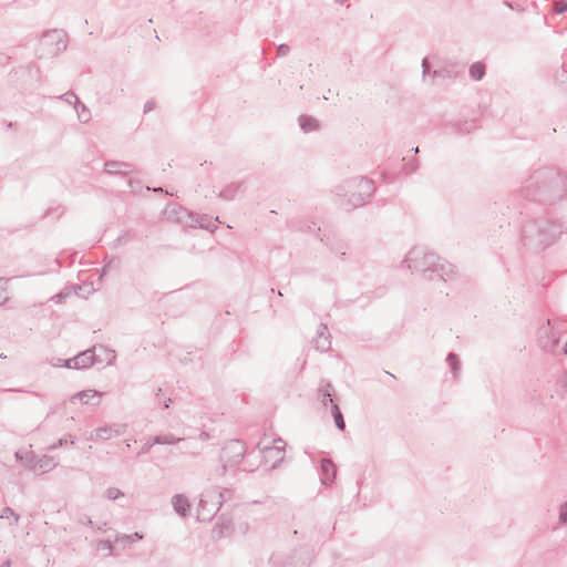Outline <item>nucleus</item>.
I'll return each mask as SVG.
<instances>
[{
    "label": "nucleus",
    "mask_w": 567,
    "mask_h": 567,
    "mask_svg": "<svg viewBox=\"0 0 567 567\" xmlns=\"http://www.w3.org/2000/svg\"><path fill=\"white\" fill-rule=\"evenodd\" d=\"M525 196L542 203H553L567 192V176L553 167L535 171L524 187Z\"/></svg>",
    "instance_id": "f257e3e1"
},
{
    "label": "nucleus",
    "mask_w": 567,
    "mask_h": 567,
    "mask_svg": "<svg viewBox=\"0 0 567 567\" xmlns=\"http://www.w3.org/2000/svg\"><path fill=\"white\" fill-rule=\"evenodd\" d=\"M404 262L408 268L415 272L429 274L426 277L431 280L439 278L447 281L456 274L455 267L447 262L441 261V258L429 251L424 247H413L406 255Z\"/></svg>",
    "instance_id": "f03ea898"
},
{
    "label": "nucleus",
    "mask_w": 567,
    "mask_h": 567,
    "mask_svg": "<svg viewBox=\"0 0 567 567\" xmlns=\"http://www.w3.org/2000/svg\"><path fill=\"white\" fill-rule=\"evenodd\" d=\"M561 233V225L555 221L533 220L524 225L523 239L525 244H535L537 247H546Z\"/></svg>",
    "instance_id": "7ed1b4c3"
},
{
    "label": "nucleus",
    "mask_w": 567,
    "mask_h": 567,
    "mask_svg": "<svg viewBox=\"0 0 567 567\" xmlns=\"http://www.w3.org/2000/svg\"><path fill=\"white\" fill-rule=\"evenodd\" d=\"M347 189L350 193V203L353 207L363 205L374 193V182L365 177H353L347 182Z\"/></svg>",
    "instance_id": "20e7f679"
},
{
    "label": "nucleus",
    "mask_w": 567,
    "mask_h": 567,
    "mask_svg": "<svg viewBox=\"0 0 567 567\" xmlns=\"http://www.w3.org/2000/svg\"><path fill=\"white\" fill-rule=\"evenodd\" d=\"M66 34L63 30H50L40 40L41 56H55L66 49Z\"/></svg>",
    "instance_id": "39448f33"
},
{
    "label": "nucleus",
    "mask_w": 567,
    "mask_h": 567,
    "mask_svg": "<svg viewBox=\"0 0 567 567\" xmlns=\"http://www.w3.org/2000/svg\"><path fill=\"white\" fill-rule=\"evenodd\" d=\"M224 494L217 489L205 492L198 503L197 518L206 522L210 520L220 509Z\"/></svg>",
    "instance_id": "423d86ee"
},
{
    "label": "nucleus",
    "mask_w": 567,
    "mask_h": 567,
    "mask_svg": "<svg viewBox=\"0 0 567 567\" xmlns=\"http://www.w3.org/2000/svg\"><path fill=\"white\" fill-rule=\"evenodd\" d=\"M561 331L558 329L556 322L550 319L546 320L537 332V341L539 347L546 352H554L560 340Z\"/></svg>",
    "instance_id": "0eeeda50"
},
{
    "label": "nucleus",
    "mask_w": 567,
    "mask_h": 567,
    "mask_svg": "<svg viewBox=\"0 0 567 567\" xmlns=\"http://www.w3.org/2000/svg\"><path fill=\"white\" fill-rule=\"evenodd\" d=\"M246 452L244 442L239 440H231L227 442L220 454V458L224 462L221 466L220 475H224L228 466H236L240 463Z\"/></svg>",
    "instance_id": "6e6552de"
},
{
    "label": "nucleus",
    "mask_w": 567,
    "mask_h": 567,
    "mask_svg": "<svg viewBox=\"0 0 567 567\" xmlns=\"http://www.w3.org/2000/svg\"><path fill=\"white\" fill-rule=\"evenodd\" d=\"M62 360H59L58 363H54L56 367H66L70 369H85L90 368L94 363V352L92 349H87L78 355L64 360L63 363H61Z\"/></svg>",
    "instance_id": "1a4fd4ad"
},
{
    "label": "nucleus",
    "mask_w": 567,
    "mask_h": 567,
    "mask_svg": "<svg viewBox=\"0 0 567 567\" xmlns=\"http://www.w3.org/2000/svg\"><path fill=\"white\" fill-rule=\"evenodd\" d=\"M126 431V425L124 424H113L97 427L95 430V440H110L115 436H120ZM93 440V436L91 437Z\"/></svg>",
    "instance_id": "9d476101"
},
{
    "label": "nucleus",
    "mask_w": 567,
    "mask_h": 567,
    "mask_svg": "<svg viewBox=\"0 0 567 567\" xmlns=\"http://www.w3.org/2000/svg\"><path fill=\"white\" fill-rule=\"evenodd\" d=\"M312 343H313V347L320 352H326L330 349L331 340H330V333H329L327 324H324V323L319 324V327L317 329V336L312 340Z\"/></svg>",
    "instance_id": "9b49d317"
},
{
    "label": "nucleus",
    "mask_w": 567,
    "mask_h": 567,
    "mask_svg": "<svg viewBox=\"0 0 567 567\" xmlns=\"http://www.w3.org/2000/svg\"><path fill=\"white\" fill-rule=\"evenodd\" d=\"M32 470H41L42 472H50L59 465V461L51 455L33 456L30 461Z\"/></svg>",
    "instance_id": "f8f14e48"
},
{
    "label": "nucleus",
    "mask_w": 567,
    "mask_h": 567,
    "mask_svg": "<svg viewBox=\"0 0 567 567\" xmlns=\"http://www.w3.org/2000/svg\"><path fill=\"white\" fill-rule=\"evenodd\" d=\"M104 171L111 175H123L126 176L135 172V167L126 162L107 161L104 164Z\"/></svg>",
    "instance_id": "ddd939ff"
},
{
    "label": "nucleus",
    "mask_w": 567,
    "mask_h": 567,
    "mask_svg": "<svg viewBox=\"0 0 567 567\" xmlns=\"http://www.w3.org/2000/svg\"><path fill=\"white\" fill-rule=\"evenodd\" d=\"M321 482L322 484H331L336 477L337 468L331 460H321Z\"/></svg>",
    "instance_id": "4468645a"
},
{
    "label": "nucleus",
    "mask_w": 567,
    "mask_h": 567,
    "mask_svg": "<svg viewBox=\"0 0 567 567\" xmlns=\"http://www.w3.org/2000/svg\"><path fill=\"white\" fill-rule=\"evenodd\" d=\"M101 396L102 393L96 390H84L72 395L70 401L72 403H75L76 400H79L83 404H89L93 399H96V402L93 403L94 405H96L99 404Z\"/></svg>",
    "instance_id": "2eb2a0df"
},
{
    "label": "nucleus",
    "mask_w": 567,
    "mask_h": 567,
    "mask_svg": "<svg viewBox=\"0 0 567 567\" xmlns=\"http://www.w3.org/2000/svg\"><path fill=\"white\" fill-rule=\"evenodd\" d=\"M172 505L176 514L182 517H187L190 504L188 498L183 494H176L172 497Z\"/></svg>",
    "instance_id": "dca6fc26"
},
{
    "label": "nucleus",
    "mask_w": 567,
    "mask_h": 567,
    "mask_svg": "<svg viewBox=\"0 0 567 567\" xmlns=\"http://www.w3.org/2000/svg\"><path fill=\"white\" fill-rule=\"evenodd\" d=\"M286 442L282 439H276L272 441V446H265L262 449L264 456L267 458L271 453H276L277 461H282L285 457Z\"/></svg>",
    "instance_id": "f3484780"
},
{
    "label": "nucleus",
    "mask_w": 567,
    "mask_h": 567,
    "mask_svg": "<svg viewBox=\"0 0 567 567\" xmlns=\"http://www.w3.org/2000/svg\"><path fill=\"white\" fill-rule=\"evenodd\" d=\"M298 121H299L300 128L305 133L317 131L320 127L318 120H316L312 116L300 115Z\"/></svg>",
    "instance_id": "a211bd4d"
},
{
    "label": "nucleus",
    "mask_w": 567,
    "mask_h": 567,
    "mask_svg": "<svg viewBox=\"0 0 567 567\" xmlns=\"http://www.w3.org/2000/svg\"><path fill=\"white\" fill-rule=\"evenodd\" d=\"M241 189V184H229L227 186H225L218 197L224 199V200H233L235 199V197L237 196V194L240 192Z\"/></svg>",
    "instance_id": "6ab92c4d"
},
{
    "label": "nucleus",
    "mask_w": 567,
    "mask_h": 567,
    "mask_svg": "<svg viewBox=\"0 0 567 567\" xmlns=\"http://www.w3.org/2000/svg\"><path fill=\"white\" fill-rule=\"evenodd\" d=\"M184 441H185V439L175 436L172 433L158 434V435L153 436V443H157V444L171 445V444H176V443L184 442Z\"/></svg>",
    "instance_id": "aec40b11"
},
{
    "label": "nucleus",
    "mask_w": 567,
    "mask_h": 567,
    "mask_svg": "<svg viewBox=\"0 0 567 567\" xmlns=\"http://www.w3.org/2000/svg\"><path fill=\"white\" fill-rule=\"evenodd\" d=\"M74 109L78 113V118L80 120V122L82 123H86L90 121L91 118V112L90 110L86 107L85 104H83L79 97H75V102H74Z\"/></svg>",
    "instance_id": "412c9836"
},
{
    "label": "nucleus",
    "mask_w": 567,
    "mask_h": 567,
    "mask_svg": "<svg viewBox=\"0 0 567 567\" xmlns=\"http://www.w3.org/2000/svg\"><path fill=\"white\" fill-rule=\"evenodd\" d=\"M447 364L453 373L454 379H457L461 372V362L454 352H450L446 358Z\"/></svg>",
    "instance_id": "4be33fe9"
},
{
    "label": "nucleus",
    "mask_w": 567,
    "mask_h": 567,
    "mask_svg": "<svg viewBox=\"0 0 567 567\" xmlns=\"http://www.w3.org/2000/svg\"><path fill=\"white\" fill-rule=\"evenodd\" d=\"M431 75H432V80L434 82L436 79H441V80L455 79L457 76V72L452 71L447 68H443L440 70H434Z\"/></svg>",
    "instance_id": "5701e85b"
},
{
    "label": "nucleus",
    "mask_w": 567,
    "mask_h": 567,
    "mask_svg": "<svg viewBox=\"0 0 567 567\" xmlns=\"http://www.w3.org/2000/svg\"><path fill=\"white\" fill-rule=\"evenodd\" d=\"M331 413H332V416H333V420H334L336 426H337L340 431H343V430L346 429V422H344V419H343L342 412H341V410L339 409V405H338V404H332V406H331Z\"/></svg>",
    "instance_id": "b1692460"
},
{
    "label": "nucleus",
    "mask_w": 567,
    "mask_h": 567,
    "mask_svg": "<svg viewBox=\"0 0 567 567\" xmlns=\"http://www.w3.org/2000/svg\"><path fill=\"white\" fill-rule=\"evenodd\" d=\"M470 75L472 79L480 81L485 75V64L482 62H476L470 66Z\"/></svg>",
    "instance_id": "393cba45"
},
{
    "label": "nucleus",
    "mask_w": 567,
    "mask_h": 567,
    "mask_svg": "<svg viewBox=\"0 0 567 567\" xmlns=\"http://www.w3.org/2000/svg\"><path fill=\"white\" fill-rule=\"evenodd\" d=\"M330 250L339 256L341 259L344 258V256L347 255V250H348V246L347 244H344L343 241H338L334 245H331L330 247Z\"/></svg>",
    "instance_id": "a878e982"
},
{
    "label": "nucleus",
    "mask_w": 567,
    "mask_h": 567,
    "mask_svg": "<svg viewBox=\"0 0 567 567\" xmlns=\"http://www.w3.org/2000/svg\"><path fill=\"white\" fill-rule=\"evenodd\" d=\"M8 300V280L0 278V306H3Z\"/></svg>",
    "instance_id": "bb28decb"
},
{
    "label": "nucleus",
    "mask_w": 567,
    "mask_h": 567,
    "mask_svg": "<svg viewBox=\"0 0 567 567\" xmlns=\"http://www.w3.org/2000/svg\"><path fill=\"white\" fill-rule=\"evenodd\" d=\"M332 391H333V388L330 382H327V381L320 382V385L318 389L319 396H324V398L332 396Z\"/></svg>",
    "instance_id": "cd10ccee"
},
{
    "label": "nucleus",
    "mask_w": 567,
    "mask_h": 567,
    "mask_svg": "<svg viewBox=\"0 0 567 567\" xmlns=\"http://www.w3.org/2000/svg\"><path fill=\"white\" fill-rule=\"evenodd\" d=\"M68 443L71 444V445H73L75 443V440H74L73 435L69 434V435H66L64 437L59 439V441L56 443H54V444L49 446V450L53 451V450L58 449L59 446H63V445H65Z\"/></svg>",
    "instance_id": "c85d7f7f"
},
{
    "label": "nucleus",
    "mask_w": 567,
    "mask_h": 567,
    "mask_svg": "<svg viewBox=\"0 0 567 567\" xmlns=\"http://www.w3.org/2000/svg\"><path fill=\"white\" fill-rule=\"evenodd\" d=\"M104 496L110 499V501H115L122 496H124L123 492H121L118 488L116 487H109L105 493H104Z\"/></svg>",
    "instance_id": "c756f323"
},
{
    "label": "nucleus",
    "mask_w": 567,
    "mask_h": 567,
    "mask_svg": "<svg viewBox=\"0 0 567 567\" xmlns=\"http://www.w3.org/2000/svg\"><path fill=\"white\" fill-rule=\"evenodd\" d=\"M200 228L214 231L216 229V226L212 223V220L207 216H202L197 220Z\"/></svg>",
    "instance_id": "7c9ffc66"
},
{
    "label": "nucleus",
    "mask_w": 567,
    "mask_h": 567,
    "mask_svg": "<svg viewBox=\"0 0 567 567\" xmlns=\"http://www.w3.org/2000/svg\"><path fill=\"white\" fill-rule=\"evenodd\" d=\"M14 518V523L17 524L19 522V515L14 513V511L10 507L3 508L2 513L0 514V518Z\"/></svg>",
    "instance_id": "2f4dec72"
},
{
    "label": "nucleus",
    "mask_w": 567,
    "mask_h": 567,
    "mask_svg": "<svg viewBox=\"0 0 567 567\" xmlns=\"http://www.w3.org/2000/svg\"><path fill=\"white\" fill-rule=\"evenodd\" d=\"M554 11L557 14L564 13L567 11V0H559L554 2Z\"/></svg>",
    "instance_id": "473e14b6"
},
{
    "label": "nucleus",
    "mask_w": 567,
    "mask_h": 567,
    "mask_svg": "<svg viewBox=\"0 0 567 567\" xmlns=\"http://www.w3.org/2000/svg\"><path fill=\"white\" fill-rule=\"evenodd\" d=\"M475 128L474 122H465L464 124H458L456 126L457 132L461 133H471Z\"/></svg>",
    "instance_id": "72a5a7b5"
},
{
    "label": "nucleus",
    "mask_w": 567,
    "mask_h": 567,
    "mask_svg": "<svg viewBox=\"0 0 567 567\" xmlns=\"http://www.w3.org/2000/svg\"><path fill=\"white\" fill-rule=\"evenodd\" d=\"M417 168H419L417 159H412L404 164V171L406 174H411V173L415 172Z\"/></svg>",
    "instance_id": "f704fd0d"
},
{
    "label": "nucleus",
    "mask_w": 567,
    "mask_h": 567,
    "mask_svg": "<svg viewBox=\"0 0 567 567\" xmlns=\"http://www.w3.org/2000/svg\"><path fill=\"white\" fill-rule=\"evenodd\" d=\"M556 80L560 83H565L567 81V64H564L561 70L557 72Z\"/></svg>",
    "instance_id": "c9c22d12"
},
{
    "label": "nucleus",
    "mask_w": 567,
    "mask_h": 567,
    "mask_svg": "<svg viewBox=\"0 0 567 567\" xmlns=\"http://www.w3.org/2000/svg\"><path fill=\"white\" fill-rule=\"evenodd\" d=\"M75 97L78 96L72 91H69L59 96L60 100L66 102L68 104H72V100L75 101Z\"/></svg>",
    "instance_id": "e433bc0d"
},
{
    "label": "nucleus",
    "mask_w": 567,
    "mask_h": 567,
    "mask_svg": "<svg viewBox=\"0 0 567 567\" xmlns=\"http://www.w3.org/2000/svg\"><path fill=\"white\" fill-rule=\"evenodd\" d=\"M290 52V48L288 44H280L277 49V55L280 58L287 56Z\"/></svg>",
    "instance_id": "4c0bfd02"
},
{
    "label": "nucleus",
    "mask_w": 567,
    "mask_h": 567,
    "mask_svg": "<svg viewBox=\"0 0 567 567\" xmlns=\"http://www.w3.org/2000/svg\"><path fill=\"white\" fill-rule=\"evenodd\" d=\"M155 444H156V443H153V437H152V439H150V440H147V441L143 444V446H142V449H141V452H140V453H141V454H146V453H148V452L151 451V449H152Z\"/></svg>",
    "instance_id": "58836bf2"
},
{
    "label": "nucleus",
    "mask_w": 567,
    "mask_h": 567,
    "mask_svg": "<svg viewBox=\"0 0 567 567\" xmlns=\"http://www.w3.org/2000/svg\"><path fill=\"white\" fill-rule=\"evenodd\" d=\"M559 520L564 524L567 523V502L560 506Z\"/></svg>",
    "instance_id": "ea45409f"
},
{
    "label": "nucleus",
    "mask_w": 567,
    "mask_h": 567,
    "mask_svg": "<svg viewBox=\"0 0 567 567\" xmlns=\"http://www.w3.org/2000/svg\"><path fill=\"white\" fill-rule=\"evenodd\" d=\"M132 239V235L128 231L123 233L118 238L116 239V243L118 245L126 244Z\"/></svg>",
    "instance_id": "a19ab883"
},
{
    "label": "nucleus",
    "mask_w": 567,
    "mask_h": 567,
    "mask_svg": "<svg viewBox=\"0 0 567 567\" xmlns=\"http://www.w3.org/2000/svg\"><path fill=\"white\" fill-rule=\"evenodd\" d=\"M429 69H430L429 60H427V58H424L422 60V76H423V80H425L426 75L429 74Z\"/></svg>",
    "instance_id": "79ce46f5"
},
{
    "label": "nucleus",
    "mask_w": 567,
    "mask_h": 567,
    "mask_svg": "<svg viewBox=\"0 0 567 567\" xmlns=\"http://www.w3.org/2000/svg\"><path fill=\"white\" fill-rule=\"evenodd\" d=\"M128 186L131 187L133 193H137L142 188L140 182L133 179H128Z\"/></svg>",
    "instance_id": "37998d69"
},
{
    "label": "nucleus",
    "mask_w": 567,
    "mask_h": 567,
    "mask_svg": "<svg viewBox=\"0 0 567 567\" xmlns=\"http://www.w3.org/2000/svg\"><path fill=\"white\" fill-rule=\"evenodd\" d=\"M156 104L153 100L147 101L144 104V113H148L155 109Z\"/></svg>",
    "instance_id": "c03bdc74"
},
{
    "label": "nucleus",
    "mask_w": 567,
    "mask_h": 567,
    "mask_svg": "<svg viewBox=\"0 0 567 567\" xmlns=\"http://www.w3.org/2000/svg\"><path fill=\"white\" fill-rule=\"evenodd\" d=\"M184 453H189L192 456H197L200 453V449L187 446Z\"/></svg>",
    "instance_id": "a18cd8bd"
},
{
    "label": "nucleus",
    "mask_w": 567,
    "mask_h": 567,
    "mask_svg": "<svg viewBox=\"0 0 567 567\" xmlns=\"http://www.w3.org/2000/svg\"><path fill=\"white\" fill-rule=\"evenodd\" d=\"M79 523L83 524V525H87V526H91L92 525V520L89 516L86 515H82L80 518H79Z\"/></svg>",
    "instance_id": "49530a36"
},
{
    "label": "nucleus",
    "mask_w": 567,
    "mask_h": 567,
    "mask_svg": "<svg viewBox=\"0 0 567 567\" xmlns=\"http://www.w3.org/2000/svg\"><path fill=\"white\" fill-rule=\"evenodd\" d=\"M320 400H321V403L327 406L328 404H334L333 403V400H332V396H320Z\"/></svg>",
    "instance_id": "de8ad7c7"
},
{
    "label": "nucleus",
    "mask_w": 567,
    "mask_h": 567,
    "mask_svg": "<svg viewBox=\"0 0 567 567\" xmlns=\"http://www.w3.org/2000/svg\"><path fill=\"white\" fill-rule=\"evenodd\" d=\"M198 437L200 441H207L209 439V434L203 431Z\"/></svg>",
    "instance_id": "09e8293b"
},
{
    "label": "nucleus",
    "mask_w": 567,
    "mask_h": 567,
    "mask_svg": "<svg viewBox=\"0 0 567 567\" xmlns=\"http://www.w3.org/2000/svg\"><path fill=\"white\" fill-rule=\"evenodd\" d=\"M133 537L136 538V539H142L143 535L136 532V533L133 534ZM126 538H132V536H126Z\"/></svg>",
    "instance_id": "8fccbe9b"
},
{
    "label": "nucleus",
    "mask_w": 567,
    "mask_h": 567,
    "mask_svg": "<svg viewBox=\"0 0 567 567\" xmlns=\"http://www.w3.org/2000/svg\"><path fill=\"white\" fill-rule=\"evenodd\" d=\"M270 457H274V458H275V462H274V465H272V467H275V465L279 462V461H277V455H276V453H271V454H270L266 460H268V458H270Z\"/></svg>",
    "instance_id": "3c124183"
},
{
    "label": "nucleus",
    "mask_w": 567,
    "mask_h": 567,
    "mask_svg": "<svg viewBox=\"0 0 567 567\" xmlns=\"http://www.w3.org/2000/svg\"><path fill=\"white\" fill-rule=\"evenodd\" d=\"M169 402H171V399H168V400L165 402L164 406H165L166 409H167V408H169Z\"/></svg>",
    "instance_id": "603ef678"
},
{
    "label": "nucleus",
    "mask_w": 567,
    "mask_h": 567,
    "mask_svg": "<svg viewBox=\"0 0 567 567\" xmlns=\"http://www.w3.org/2000/svg\"><path fill=\"white\" fill-rule=\"evenodd\" d=\"M338 3H344L347 0H334Z\"/></svg>",
    "instance_id": "864d4df0"
},
{
    "label": "nucleus",
    "mask_w": 567,
    "mask_h": 567,
    "mask_svg": "<svg viewBox=\"0 0 567 567\" xmlns=\"http://www.w3.org/2000/svg\"><path fill=\"white\" fill-rule=\"evenodd\" d=\"M564 353L567 354V341H566V344H565V348H564Z\"/></svg>",
    "instance_id": "5fc2aeb1"
},
{
    "label": "nucleus",
    "mask_w": 567,
    "mask_h": 567,
    "mask_svg": "<svg viewBox=\"0 0 567 567\" xmlns=\"http://www.w3.org/2000/svg\"><path fill=\"white\" fill-rule=\"evenodd\" d=\"M155 192H162V187L155 188Z\"/></svg>",
    "instance_id": "6e6d98bb"
},
{
    "label": "nucleus",
    "mask_w": 567,
    "mask_h": 567,
    "mask_svg": "<svg viewBox=\"0 0 567 567\" xmlns=\"http://www.w3.org/2000/svg\"><path fill=\"white\" fill-rule=\"evenodd\" d=\"M107 267H110V264L103 267V271H105Z\"/></svg>",
    "instance_id": "4d7b16f0"
},
{
    "label": "nucleus",
    "mask_w": 567,
    "mask_h": 567,
    "mask_svg": "<svg viewBox=\"0 0 567 567\" xmlns=\"http://www.w3.org/2000/svg\"><path fill=\"white\" fill-rule=\"evenodd\" d=\"M62 297H63V296H62V293H59V295L56 296V298H59V299H62Z\"/></svg>",
    "instance_id": "13d9d810"
},
{
    "label": "nucleus",
    "mask_w": 567,
    "mask_h": 567,
    "mask_svg": "<svg viewBox=\"0 0 567 567\" xmlns=\"http://www.w3.org/2000/svg\"><path fill=\"white\" fill-rule=\"evenodd\" d=\"M161 392H162V389L159 388V389L157 390L156 395H158Z\"/></svg>",
    "instance_id": "bf43d9fd"
}]
</instances>
